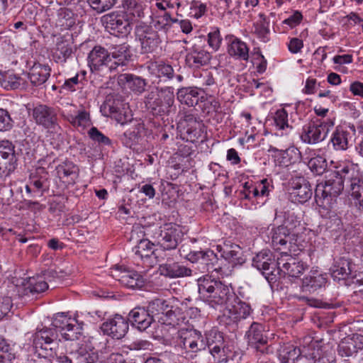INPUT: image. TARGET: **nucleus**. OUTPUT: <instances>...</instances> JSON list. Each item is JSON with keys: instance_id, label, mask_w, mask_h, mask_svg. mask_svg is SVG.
I'll return each mask as SVG.
<instances>
[{"instance_id": "obj_48", "label": "nucleus", "mask_w": 363, "mask_h": 363, "mask_svg": "<svg viewBox=\"0 0 363 363\" xmlns=\"http://www.w3.org/2000/svg\"><path fill=\"white\" fill-rule=\"evenodd\" d=\"M274 150L278 151L276 148H274ZM279 152H280V155L282 158L281 162L285 166H288L301 160V153L295 146H291L286 150H279Z\"/></svg>"}, {"instance_id": "obj_30", "label": "nucleus", "mask_w": 363, "mask_h": 363, "mask_svg": "<svg viewBox=\"0 0 363 363\" xmlns=\"http://www.w3.org/2000/svg\"><path fill=\"white\" fill-rule=\"evenodd\" d=\"M350 133L341 126H337L332 133L329 145L336 151H345L349 148Z\"/></svg>"}, {"instance_id": "obj_60", "label": "nucleus", "mask_w": 363, "mask_h": 363, "mask_svg": "<svg viewBox=\"0 0 363 363\" xmlns=\"http://www.w3.org/2000/svg\"><path fill=\"white\" fill-rule=\"evenodd\" d=\"M222 42L220 30L218 28L213 27L208 34V44L213 50L216 51L219 49Z\"/></svg>"}, {"instance_id": "obj_28", "label": "nucleus", "mask_w": 363, "mask_h": 363, "mask_svg": "<svg viewBox=\"0 0 363 363\" xmlns=\"http://www.w3.org/2000/svg\"><path fill=\"white\" fill-rule=\"evenodd\" d=\"M50 71L48 65L35 63L27 75L30 83L35 86H38L46 82L50 76Z\"/></svg>"}, {"instance_id": "obj_13", "label": "nucleus", "mask_w": 363, "mask_h": 363, "mask_svg": "<svg viewBox=\"0 0 363 363\" xmlns=\"http://www.w3.org/2000/svg\"><path fill=\"white\" fill-rule=\"evenodd\" d=\"M88 65L92 72L108 71L114 72L111 69V58L109 57L108 49L101 45H96L89 52L87 57Z\"/></svg>"}, {"instance_id": "obj_12", "label": "nucleus", "mask_w": 363, "mask_h": 363, "mask_svg": "<svg viewBox=\"0 0 363 363\" xmlns=\"http://www.w3.org/2000/svg\"><path fill=\"white\" fill-rule=\"evenodd\" d=\"M135 36L140 43L142 53L155 52L161 43L157 31L149 26H138L135 29Z\"/></svg>"}, {"instance_id": "obj_45", "label": "nucleus", "mask_w": 363, "mask_h": 363, "mask_svg": "<svg viewBox=\"0 0 363 363\" xmlns=\"http://www.w3.org/2000/svg\"><path fill=\"white\" fill-rule=\"evenodd\" d=\"M78 363H95L99 359L98 353L94 349H87L86 347H80L72 352Z\"/></svg>"}, {"instance_id": "obj_46", "label": "nucleus", "mask_w": 363, "mask_h": 363, "mask_svg": "<svg viewBox=\"0 0 363 363\" xmlns=\"http://www.w3.org/2000/svg\"><path fill=\"white\" fill-rule=\"evenodd\" d=\"M158 322L162 325H170L173 328L180 325L185 322V318L177 309H172L167 315H162L157 318Z\"/></svg>"}, {"instance_id": "obj_62", "label": "nucleus", "mask_w": 363, "mask_h": 363, "mask_svg": "<svg viewBox=\"0 0 363 363\" xmlns=\"http://www.w3.org/2000/svg\"><path fill=\"white\" fill-rule=\"evenodd\" d=\"M190 10L191 16L198 19L206 13V4L201 1L193 0L190 4Z\"/></svg>"}, {"instance_id": "obj_56", "label": "nucleus", "mask_w": 363, "mask_h": 363, "mask_svg": "<svg viewBox=\"0 0 363 363\" xmlns=\"http://www.w3.org/2000/svg\"><path fill=\"white\" fill-rule=\"evenodd\" d=\"M274 122L276 128L279 130H285L290 128L288 123V113L284 108L278 109L274 116Z\"/></svg>"}, {"instance_id": "obj_25", "label": "nucleus", "mask_w": 363, "mask_h": 363, "mask_svg": "<svg viewBox=\"0 0 363 363\" xmlns=\"http://www.w3.org/2000/svg\"><path fill=\"white\" fill-rule=\"evenodd\" d=\"M211 57L208 52L194 45L187 52L185 61L190 68L198 69L208 65Z\"/></svg>"}, {"instance_id": "obj_53", "label": "nucleus", "mask_w": 363, "mask_h": 363, "mask_svg": "<svg viewBox=\"0 0 363 363\" xmlns=\"http://www.w3.org/2000/svg\"><path fill=\"white\" fill-rule=\"evenodd\" d=\"M308 166L312 172L317 175H321L325 172L328 162L325 157L318 155L308 161Z\"/></svg>"}, {"instance_id": "obj_38", "label": "nucleus", "mask_w": 363, "mask_h": 363, "mask_svg": "<svg viewBox=\"0 0 363 363\" xmlns=\"http://www.w3.org/2000/svg\"><path fill=\"white\" fill-rule=\"evenodd\" d=\"M0 86L6 90L17 89L25 88L26 82L20 76L10 73L2 72Z\"/></svg>"}, {"instance_id": "obj_59", "label": "nucleus", "mask_w": 363, "mask_h": 363, "mask_svg": "<svg viewBox=\"0 0 363 363\" xmlns=\"http://www.w3.org/2000/svg\"><path fill=\"white\" fill-rule=\"evenodd\" d=\"M88 135L93 141L97 143L99 145H111V140L101 131H99L96 127L91 128L88 132Z\"/></svg>"}, {"instance_id": "obj_39", "label": "nucleus", "mask_w": 363, "mask_h": 363, "mask_svg": "<svg viewBox=\"0 0 363 363\" xmlns=\"http://www.w3.org/2000/svg\"><path fill=\"white\" fill-rule=\"evenodd\" d=\"M51 340H58L57 331L55 330L53 328L44 327L41 329H37L33 335V345L35 349L42 347V342Z\"/></svg>"}, {"instance_id": "obj_18", "label": "nucleus", "mask_w": 363, "mask_h": 363, "mask_svg": "<svg viewBox=\"0 0 363 363\" xmlns=\"http://www.w3.org/2000/svg\"><path fill=\"white\" fill-rule=\"evenodd\" d=\"M128 322L140 332L145 331L154 322L152 314L145 306H136L128 313Z\"/></svg>"}, {"instance_id": "obj_15", "label": "nucleus", "mask_w": 363, "mask_h": 363, "mask_svg": "<svg viewBox=\"0 0 363 363\" xmlns=\"http://www.w3.org/2000/svg\"><path fill=\"white\" fill-rule=\"evenodd\" d=\"M111 274L123 286L130 288H141L145 284V279L138 272L117 266L111 272Z\"/></svg>"}, {"instance_id": "obj_8", "label": "nucleus", "mask_w": 363, "mask_h": 363, "mask_svg": "<svg viewBox=\"0 0 363 363\" xmlns=\"http://www.w3.org/2000/svg\"><path fill=\"white\" fill-rule=\"evenodd\" d=\"M281 261L282 257L276 260L272 252L269 250H263L252 258V265L260 271L268 281H272L279 274L277 268L280 267Z\"/></svg>"}, {"instance_id": "obj_16", "label": "nucleus", "mask_w": 363, "mask_h": 363, "mask_svg": "<svg viewBox=\"0 0 363 363\" xmlns=\"http://www.w3.org/2000/svg\"><path fill=\"white\" fill-rule=\"evenodd\" d=\"M267 179H262L257 182H246L243 184L242 189L240 191L242 198L247 200L252 199H260L267 197L272 190Z\"/></svg>"}, {"instance_id": "obj_61", "label": "nucleus", "mask_w": 363, "mask_h": 363, "mask_svg": "<svg viewBox=\"0 0 363 363\" xmlns=\"http://www.w3.org/2000/svg\"><path fill=\"white\" fill-rule=\"evenodd\" d=\"M121 142L127 147L131 148L137 144L138 140V131L135 128L126 130L121 137Z\"/></svg>"}, {"instance_id": "obj_54", "label": "nucleus", "mask_w": 363, "mask_h": 363, "mask_svg": "<svg viewBox=\"0 0 363 363\" xmlns=\"http://www.w3.org/2000/svg\"><path fill=\"white\" fill-rule=\"evenodd\" d=\"M57 341L51 340L42 342V347L35 349L38 356L48 357L51 359L55 358L57 357Z\"/></svg>"}, {"instance_id": "obj_52", "label": "nucleus", "mask_w": 363, "mask_h": 363, "mask_svg": "<svg viewBox=\"0 0 363 363\" xmlns=\"http://www.w3.org/2000/svg\"><path fill=\"white\" fill-rule=\"evenodd\" d=\"M83 328L82 324L78 323L76 320V323H72L63 332L62 337L66 340H77L83 336Z\"/></svg>"}, {"instance_id": "obj_21", "label": "nucleus", "mask_w": 363, "mask_h": 363, "mask_svg": "<svg viewBox=\"0 0 363 363\" xmlns=\"http://www.w3.org/2000/svg\"><path fill=\"white\" fill-rule=\"evenodd\" d=\"M32 116L35 122L45 128H53L57 125V116L55 109L43 104L33 108Z\"/></svg>"}, {"instance_id": "obj_9", "label": "nucleus", "mask_w": 363, "mask_h": 363, "mask_svg": "<svg viewBox=\"0 0 363 363\" xmlns=\"http://www.w3.org/2000/svg\"><path fill=\"white\" fill-rule=\"evenodd\" d=\"M264 331L262 324L253 322L245 335L248 345L256 351L257 355L273 352V347L268 343V338L264 335Z\"/></svg>"}, {"instance_id": "obj_6", "label": "nucleus", "mask_w": 363, "mask_h": 363, "mask_svg": "<svg viewBox=\"0 0 363 363\" xmlns=\"http://www.w3.org/2000/svg\"><path fill=\"white\" fill-rule=\"evenodd\" d=\"M334 125L332 119L317 120L303 126L300 138L304 143L315 145L323 141Z\"/></svg>"}, {"instance_id": "obj_51", "label": "nucleus", "mask_w": 363, "mask_h": 363, "mask_svg": "<svg viewBox=\"0 0 363 363\" xmlns=\"http://www.w3.org/2000/svg\"><path fill=\"white\" fill-rule=\"evenodd\" d=\"M72 323H76V320L67 318L63 313L57 314L52 322L53 329L57 331V334L63 335V332Z\"/></svg>"}, {"instance_id": "obj_58", "label": "nucleus", "mask_w": 363, "mask_h": 363, "mask_svg": "<svg viewBox=\"0 0 363 363\" xmlns=\"http://www.w3.org/2000/svg\"><path fill=\"white\" fill-rule=\"evenodd\" d=\"M116 0H87L89 5L97 13H102L111 9Z\"/></svg>"}, {"instance_id": "obj_37", "label": "nucleus", "mask_w": 363, "mask_h": 363, "mask_svg": "<svg viewBox=\"0 0 363 363\" xmlns=\"http://www.w3.org/2000/svg\"><path fill=\"white\" fill-rule=\"evenodd\" d=\"M72 54L73 50L70 43L62 38L57 39L56 50L53 55L55 61L64 65L68 59L72 57Z\"/></svg>"}, {"instance_id": "obj_23", "label": "nucleus", "mask_w": 363, "mask_h": 363, "mask_svg": "<svg viewBox=\"0 0 363 363\" xmlns=\"http://www.w3.org/2000/svg\"><path fill=\"white\" fill-rule=\"evenodd\" d=\"M362 349L363 336L353 334L352 337L345 338L339 343L337 352L342 357H350L356 355Z\"/></svg>"}, {"instance_id": "obj_57", "label": "nucleus", "mask_w": 363, "mask_h": 363, "mask_svg": "<svg viewBox=\"0 0 363 363\" xmlns=\"http://www.w3.org/2000/svg\"><path fill=\"white\" fill-rule=\"evenodd\" d=\"M210 354L216 363L227 362L228 355L225 352V345H214L208 347Z\"/></svg>"}, {"instance_id": "obj_64", "label": "nucleus", "mask_w": 363, "mask_h": 363, "mask_svg": "<svg viewBox=\"0 0 363 363\" xmlns=\"http://www.w3.org/2000/svg\"><path fill=\"white\" fill-rule=\"evenodd\" d=\"M197 84L201 86V89H204L214 84L215 80L212 74L210 72L205 70L203 71L198 77Z\"/></svg>"}, {"instance_id": "obj_27", "label": "nucleus", "mask_w": 363, "mask_h": 363, "mask_svg": "<svg viewBox=\"0 0 363 363\" xmlns=\"http://www.w3.org/2000/svg\"><path fill=\"white\" fill-rule=\"evenodd\" d=\"M288 257L289 258L285 262H284V259H282L280 268L279 267L277 268L279 269V272L281 271L291 277L296 278L300 277L307 269V265L302 261L293 257L290 255Z\"/></svg>"}, {"instance_id": "obj_10", "label": "nucleus", "mask_w": 363, "mask_h": 363, "mask_svg": "<svg viewBox=\"0 0 363 363\" xmlns=\"http://www.w3.org/2000/svg\"><path fill=\"white\" fill-rule=\"evenodd\" d=\"M186 259L189 262L196 264L198 269L201 273L222 271V268L218 265L217 255L211 250L191 251L186 255Z\"/></svg>"}, {"instance_id": "obj_1", "label": "nucleus", "mask_w": 363, "mask_h": 363, "mask_svg": "<svg viewBox=\"0 0 363 363\" xmlns=\"http://www.w3.org/2000/svg\"><path fill=\"white\" fill-rule=\"evenodd\" d=\"M345 188L357 208L363 212V172L357 164L342 163L326 175L325 184H319L315 190L318 206L329 210Z\"/></svg>"}, {"instance_id": "obj_20", "label": "nucleus", "mask_w": 363, "mask_h": 363, "mask_svg": "<svg viewBox=\"0 0 363 363\" xmlns=\"http://www.w3.org/2000/svg\"><path fill=\"white\" fill-rule=\"evenodd\" d=\"M107 45L109 57L111 58V69L112 70L116 71L118 67L125 65L127 62L130 60L132 53L128 44L117 45L111 43Z\"/></svg>"}, {"instance_id": "obj_44", "label": "nucleus", "mask_w": 363, "mask_h": 363, "mask_svg": "<svg viewBox=\"0 0 363 363\" xmlns=\"http://www.w3.org/2000/svg\"><path fill=\"white\" fill-rule=\"evenodd\" d=\"M48 289V283L41 277L29 278L28 286L24 289V294L37 295Z\"/></svg>"}, {"instance_id": "obj_36", "label": "nucleus", "mask_w": 363, "mask_h": 363, "mask_svg": "<svg viewBox=\"0 0 363 363\" xmlns=\"http://www.w3.org/2000/svg\"><path fill=\"white\" fill-rule=\"evenodd\" d=\"M228 54L235 59L247 61L249 48L247 44L238 38H233L228 49Z\"/></svg>"}, {"instance_id": "obj_22", "label": "nucleus", "mask_w": 363, "mask_h": 363, "mask_svg": "<svg viewBox=\"0 0 363 363\" xmlns=\"http://www.w3.org/2000/svg\"><path fill=\"white\" fill-rule=\"evenodd\" d=\"M354 264L348 257H341L335 260L330 268L331 277L335 281L346 280L352 277Z\"/></svg>"}, {"instance_id": "obj_4", "label": "nucleus", "mask_w": 363, "mask_h": 363, "mask_svg": "<svg viewBox=\"0 0 363 363\" xmlns=\"http://www.w3.org/2000/svg\"><path fill=\"white\" fill-rule=\"evenodd\" d=\"M145 106L154 116H164L174 113V88L155 87L145 96Z\"/></svg>"}, {"instance_id": "obj_3", "label": "nucleus", "mask_w": 363, "mask_h": 363, "mask_svg": "<svg viewBox=\"0 0 363 363\" xmlns=\"http://www.w3.org/2000/svg\"><path fill=\"white\" fill-rule=\"evenodd\" d=\"M303 227H295L289 229L285 225L273 227L269 238L275 250L280 251L281 257L289 256V254H295L303 247L304 238L301 233Z\"/></svg>"}, {"instance_id": "obj_47", "label": "nucleus", "mask_w": 363, "mask_h": 363, "mask_svg": "<svg viewBox=\"0 0 363 363\" xmlns=\"http://www.w3.org/2000/svg\"><path fill=\"white\" fill-rule=\"evenodd\" d=\"M69 122L74 126L85 128L91 125V118L89 111L84 108L77 111V115H69Z\"/></svg>"}, {"instance_id": "obj_55", "label": "nucleus", "mask_w": 363, "mask_h": 363, "mask_svg": "<svg viewBox=\"0 0 363 363\" xmlns=\"http://www.w3.org/2000/svg\"><path fill=\"white\" fill-rule=\"evenodd\" d=\"M204 342L206 347L221 345L224 344V338L220 332L217 330H211L206 333Z\"/></svg>"}, {"instance_id": "obj_14", "label": "nucleus", "mask_w": 363, "mask_h": 363, "mask_svg": "<svg viewBox=\"0 0 363 363\" xmlns=\"http://www.w3.org/2000/svg\"><path fill=\"white\" fill-rule=\"evenodd\" d=\"M15 147L9 140L0 141V177H7L16 167L17 159L15 155Z\"/></svg>"}, {"instance_id": "obj_2", "label": "nucleus", "mask_w": 363, "mask_h": 363, "mask_svg": "<svg viewBox=\"0 0 363 363\" xmlns=\"http://www.w3.org/2000/svg\"><path fill=\"white\" fill-rule=\"evenodd\" d=\"M197 283L200 298L212 308L226 307L238 299L232 287L208 275L199 278Z\"/></svg>"}, {"instance_id": "obj_32", "label": "nucleus", "mask_w": 363, "mask_h": 363, "mask_svg": "<svg viewBox=\"0 0 363 363\" xmlns=\"http://www.w3.org/2000/svg\"><path fill=\"white\" fill-rule=\"evenodd\" d=\"M57 174L63 182L74 184L78 176V168L72 162L66 161L59 164L57 168Z\"/></svg>"}, {"instance_id": "obj_24", "label": "nucleus", "mask_w": 363, "mask_h": 363, "mask_svg": "<svg viewBox=\"0 0 363 363\" xmlns=\"http://www.w3.org/2000/svg\"><path fill=\"white\" fill-rule=\"evenodd\" d=\"M327 282L328 277L326 274L317 270L311 271L302 279L301 289L303 292L313 294L325 287Z\"/></svg>"}, {"instance_id": "obj_7", "label": "nucleus", "mask_w": 363, "mask_h": 363, "mask_svg": "<svg viewBox=\"0 0 363 363\" xmlns=\"http://www.w3.org/2000/svg\"><path fill=\"white\" fill-rule=\"evenodd\" d=\"M175 335V346L186 352H198L206 349L203 337L197 330L182 328L177 331Z\"/></svg>"}, {"instance_id": "obj_42", "label": "nucleus", "mask_w": 363, "mask_h": 363, "mask_svg": "<svg viewBox=\"0 0 363 363\" xmlns=\"http://www.w3.org/2000/svg\"><path fill=\"white\" fill-rule=\"evenodd\" d=\"M148 69L152 74L158 77H166L172 79L174 77L173 67L162 61L152 62L148 65Z\"/></svg>"}, {"instance_id": "obj_29", "label": "nucleus", "mask_w": 363, "mask_h": 363, "mask_svg": "<svg viewBox=\"0 0 363 363\" xmlns=\"http://www.w3.org/2000/svg\"><path fill=\"white\" fill-rule=\"evenodd\" d=\"M313 190L310 183L304 179L295 184L290 196L293 201L301 203H306L312 196Z\"/></svg>"}, {"instance_id": "obj_26", "label": "nucleus", "mask_w": 363, "mask_h": 363, "mask_svg": "<svg viewBox=\"0 0 363 363\" xmlns=\"http://www.w3.org/2000/svg\"><path fill=\"white\" fill-rule=\"evenodd\" d=\"M158 270L160 275L171 279L190 277L192 274V270L190 268L177 262H167L161 264Z\"/></svg>"}, {"instance_id": "obj_49", "label": "nucleus", "mask_w": 363, "mask_h": 363, "mask_svg": "<svg viewBox=\"0 0 363 363\" xmlns=\"http://www.w3.org/2000/svg\"><path fill=\"white\" fill-rule=\"evenodd\" d=\"M104 108L108 110L111 117L113 118L118 123L124 124L127 122L126 116L122 113L120 108L114 101L107 99L104 104Z\"/></svg>"}, {"instance_id": "obj_11", "label": "nucleus", "mask_w": 363, "mask_h": 363, "mask_svg": "<svg viewBox=\"0 0 363 363\" xmlns=\"http://www.w3.org/2000/svg\"><path fill=\"white\" fill-rule=\"evenodd\" d=\"M101 21L110 33L128 34L132 30V23L123 11H115L102 16Z\"/></svg>"}, {"instance_id": "obj_35", "label": "nucleus", "mask_w": 363, "mask_h": 363, "mask_svg": "<svg viewBox=\"0 0 363 363\" xmlns=\"http://www.w3.org/2000/svg\"><path fill=\"white\" fill-rule=\"evenodd\" d=\"M118 84L126 85L133 91L142 93L145 91L146 83L141 77L130 74H121L118 77Z\"/></svg>"}, {"instance_id": "obj_43", "label": "nucleus", "mask_w": 363, "mask_h": 363, "mask_svg": "<svg viewBox=\"0 0 363 363\" xmlns=\"http://www.w3.org/2000/svg\"><path fill=\"white\" fill-rule=\"evenodd\" d=\"M0 363H11L16 357L15 345L10 344L0 335Z\"/></svg>"}, {"instance_id": "obj_33", "label": "nucleus", "mask_w": 363, "mask_h": 363, "mask_svg": "<svg viewBox=\"0 0 363 363\" xmlns=\"http://www.w3.org/2000/svg\"><path fill=\"white\" fill-rule=\"evenodd\" d=\"M221 255L233 266L241 265L245 262L242 249L236 244L225 245L222 250Z\"/></svg>"}, {"instance_id": "obj_63", "label": "nucleus", "mask_w": 363, "mask_h": 363, "mask_svg": "<svg viewBox=\"0 0 363 363\" xmlns=\"http://www.w3.org/2000/svg\"><path fill=\"white\" fill-rule=\"evenodd\" d=\"M13 126V121L6 109L0 108V131H7Z\"/></svg>"}, {"instance_id": "obj_41", "label": "nucleus", "mask_w": 363, "mask_h": 363, "mask_svg": "<svg viewBox=\"0 0 363 363\" xmlns=\"http://www.w3.org/2000/svg\"><path fill=\"white\" fill-rule=\"evenodd\" d=\"M260 20L253 23V33L262 42L267 43L269 40V21L264 13H259Z\"/></svg>"}, {"instance_id": "obj_50", "label": "nucleus", "mask_w": 363, "mask_h": 363, "mask_svg": "<svg viewBox=\"0 0 363 363\" xmlns=\"http://www.w3.org/2000/svg\"><path fill=\"white\" fill-rule=\"evenodd\" d=\"M155 244L147 239L140 240L137 246L133 248L134 253L141 259L150 257L154 254Z\"/></svg>"}, {"instance_id": "obj_40", "label": "nucleus", "mask_w": 363, "mask_h": 363, "mask_svg": "<svg viewBox=\"0 0 363 363\" xmlns=\"http://www.w3.org/2000/svg\"><path fill=\"white\" fill-rule=\"evenodd\" d=\"M300 355V349L291 344L284 345L278 352L279 359L281 363H294Z\"/></svg>"}, {"instance_id": "obj_17", "label": "nucleus", "mask_w": 363, "mask_h": 363, "mask_svg": "<svg viewBox=\"0 0 363 363\" xmlns=\"http://www.w3.org/2000/svg\"><path fill=\"white\" fill-rule=\"evenodd\" d=\"M129 324L128 320L120 315L103 323L101 326L102 332L113 339L120 340L128 333Z\"/></svg>"}, {"instance_id": "obj_31", "label": "nucleus", "mask_w": 363, "mask_h": 363, "mask_svg": "<svg viewBox=\"0 0 363 363\" xmlns=\"http://www.w3.org/2000/svg\"><path fill=\"white\" fill-rule=\"evenodd\" d=\"M123 6L124 13L132 23L144 16L145 4L142 0H124Z\"/></svg>"}, {"instance_id": "obj_34", "label": "nucleus", "mask_w": 363, "mask_h": 363, "mask_svg": "<svg viewBox=\"0 0 363 363\" xmlns=\"http://www.w3.org/2000/svg\"><path fill=\"white\" fill-rule=\"evenodd\" d=\"M177 99L189 107L195 106L199 101V92L197 87H182L177 93Z\"/></svg>"}, {"instance_id": "obj_5", "label": "nucleus", "mask_w": 363, "mask_h": 363, "mask_svg": "<svg viewBox=\"0 0 363 363\" xmlns=\"http://www.w3.org/2000/svg\"><path fill=\"white\" fill-rule=\"evenodd\" d=\"M182 236L183 233L179 225L168 223L156 228L152 238L164 250H172L177 248Z\"/></svg>"}, {"instance_id": "obj_19", "label": "nucleus", "mask_w": 363, "mask_h": 363, "mask_svg": "<svg viewBox=\"0 0 363 363\" xmlns=\"http://www.w3.org/2000/svg\"><path fill=\"white\" fill-rule=\"evenodd\" d=\"M226 308L227 313L224 314V317L226 320H228V324L237 325L242 320L249 317L253 311L250 304L240 300L238 298L235 302L228 304Z\"/></svg>"}]
</instances>
